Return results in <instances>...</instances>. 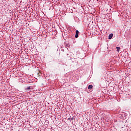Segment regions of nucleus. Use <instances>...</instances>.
Returning a JSON list of instances; mask_svg holds the SVG:
<instances>
[{"label":"nucleus","instance_id":"nucleus-4","mask_svg":"<svg viewBox=\"0 0 131 131\" xmlns=\"http://www.w3.org/2000/svg\"><path fill=\"white\" fill-rule=\"evenodd\" d=\"M88 89L89 90H92V89H93V85H89L88 86Z\"/></svg>","mask_w":131,"mask_h":131},{"label":"nucleus","instance_id":"nucleus-5","mask_svg":"<svg viewBox=\"0 0 131 131\" xmlns=\"http://www.w3.org/2000/svg\"><path fill=\"white\" fill-rule=\"evenodd\" d=\"M116 49L117 50V52H119V51H120V47H117Z\"/></svg>","mask_w":131,"mask_h":131},{"label":"nucleus","instance_id":"nucleus-1","mask_svg":"<svg viewBox=\"0 0 131 131\" xmlns=\"http://www.w3.org/2000/svg\"><path fill=\"white\" fill-rule=\"evenodd\" d=\"M79 33V31H78V30H76V35H75V38H77V37H78V34Z\"/></svg>","mask_w":131,"mask_h":131},{"label":"nucleus","instance_id":"nucleus-3","mask_svg":"<svg viewBox=\"0 0 131 131\" xmlns=\"http://www.w3.org/2000/svg\"><path fill=\"white\" fill-rule=\"evenodd\" d=\"M69 47H70V45H69V44H66V45H65V48H66V49H67V50H68V48H69Z\"/></svg>","mask_w":131,"mask_h":131},{"label":"nucleus","instance_id":"nucleus-2","mask_svg":"<svg viewBox=\"0 0 131 131\" xmlns=\"http://www.w3.org/2000/svg\"><path fill=\"white\" fill-rule=\"evenodd\" d=\"M113 37V34L111 33L108 36V39H111Z\"/></svg>","mask_w":131,"mask_h":131},{"label":"nucleus","instance_id":"nucleus-8","mask_svg":"<svg viewBox=\"0 0 131 131\" xmlns=\"http://www.w3.org/2000/svg\"><path fill=\"white\" fill-rule=\"evenodd\" d=\"M27 90H30V86H28L27 88Z\"/></svg>","mask_w":131,"mask_h":131},{"label":"nucleus","instance_id":"nucleus-6","mask_svg":"<svg viewBox=\"0 0 131 131\" xmlns=\"http://www.w3.org/2000/svg\"><path fill=\"white\" fill-rule=\"evenodd\" d=\"M72 120H75V118H74V117H73L72 118H71Z\"/></svg>","mask_w":131,"mask_h":131},{"label":"nucleus","instance_id":"nucleus-7","mask_svg":"<svg viewBox=\"0 0 131 131\" xmlns=\"http://www.w3.org/2000/svg\"><path fill=\"white\" fill-rule=\"evenodd\" d=\"M68 120H70V121L72 120L71 117H70V118H68Z\"/></svg>","mask_w":131,"mask_h":131}]
</instances>
